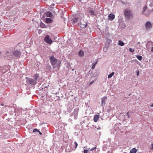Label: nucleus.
<instances>
[{
  "label": "nucleus",
  "instance_id": "obj_1",
  "mask_svg": "<svg viewBox=\"0 0 153 153\" xmlns=\"http://www.w3.org/2000/svg\"><path fill=\"white\" fill-rule=\"evenodd\" d=\"M50 63L54 69L59 70L61 66V60L56 58L53 55H52L49 58Z\"/></svg>",
  "mask_w": 153,
  "mask_h": 153
},
{
  "label": "nucleus",
  "instance_id": "obj_2",
  "mask_svg": "<svg viewBox=\"0 0 153 153\" xmlns=\"http://www.w3.org/2000/svg\"><path fill=\"white\" fill-rule=\"evenodd\" d=\"M39 74H35L33 79L26 77L25 79H26V82L27 84H28L30 85H35L36 83V81L39 78Z\"/></svg>",
  "mask_w": 153,
  "mask_h": 153
},
{
  "label": "nucleus",
  "instance_id": "obj_3",
  "mask_svg": "<svg viewBox=\"0 0 153 153\" xmlns=\"http://www.w3.org/2000/svg\"><path fill=\"white\" fill-rule=\"evenodd\" d=\"M131 12V10L128 9H126L124 10L125 16L127 19H130L133 17V14Z\"/></svg>",
  "mask_w": 153,
  "mask_h": 153
},
{
  "label": "nucleus",
  "instance_id": "obj_4",
  "mask_svg": "<svg viewBox=\"0 0 153 153\" xmlns=\"http://www.w3.org/2000/svg\"><path fill=\"white\" fill-rule=\"evenodd\" d=\"M44 40L46 43L49 44H51L53 42V41L48 35L45 36Z\"/></svg>",
  "mask_w": 153,
  "mask_h": 153
},
{
  "label": "nucleus",
  "instance_id": "obj_5",
  "mask_svg": "<svg viewBox=\"0 0 153 153\" xmlns=\"http://www.w3.org/2000/svg\"><path fill=\"white\" fill-rule=\"evenodd\" d=\"M79 110L78 108H76L74 110V112L72 113V115L71 116H74V119H76L77 118V115Z\"/></svg>",
  "mask_w": 153,
  "mask_h": 153
},
{
  "label": "nucleus",
  "instance_id": "obj_6",
  "mask_svg": "<svg viewBox=\"0 0 153 153\" xmlns=\"http://www.w3.org/2000/svg\"><path fill=\"white\" fill-rule=\"evenodd\" d=\"M152 25L150 22L148 21L145 24V27L146 28V30H149L152 28Z\"/></svg>",
  "mask_w": 153,
  "mask_h": 153
},
{
  "label": "nucleus",
  "instance_id": "obj_7",
  "mask_svg": "<svg viewBox=\"0 0 153 153\" xmlns=\"http://www.w3.org/2000/svg\"><path fill=\"white\" fill-rule=\"evenodd\" d=\"M78 26H80L82 28H85L87 26V23L86 22L84 21H81L80 22V24L78 25Z\"/></svg>",
  "mask_w": 153,
  "mask_h": 153
},
{
  "label": "nucleus",
  "instance_id": "obj_8",
  "mask_svg": "<svg viewBox=\"0 0 153 153\" xmlns=\"http://www.w3.org/2000/svg\"><path fill=\"white\" fill-rule=\"evenodd\" d=\"M13 55L14 56L16 57H19L21 55V53L18 50L14 51L13 52Z\"/></svg>",
  "mask_w": 153,
  "mask_h": 153
},
{
  "label": "nucleus",
  "instance_id": "obj_9",
  "mask_svg": "<svg viewBox=\"0 0 153 153\" xmlns=\"http://www.w3.org/2000/svg\"><path fill=\"white\" fill-rule=\"evenodd\" d=\"M115 16L112 13L109 14L108 16V19L110 21L113 20L115 18Z\"/></svg>",
  "mask_w": 153,
  "mask_h": 153
},
{
  "label": "nucleus",
  "instance_id": "obj_10",
  "mask_svg": "<svg viewBox=\"0 0 153 153\" xmlns=\"http://www.w3.org/2000/svg\"><path fill=\"white\" fill-rule=\"evenodd\" d=\"M44 22L48 24L51 23L53 22V20L50 18H46L45 19Z\"/></svg>",
  "mask_w": 153,
  "mask_h": 153
},
{
  "label": "nucleus",
  "instance_id": "obj_11",
  "mask_svg": "<svg viewBox=\"0 0 153 153\" xmlns=\"http://www.w3.org/2000/svg\"><path fill=\"white\" fill-rule=\"evenodd\" d=\"M45 14L47 17H51L52 16V13L50 11L46 12L45 13Z\"/></svg>",
  "mask_w": 153,
  "mask_h": 153
},
{
  "label": "nucleus",
  "instance_id": "obj_12",
  "mask_svg": "<svg viewBox=\"0 0 153 153\" xmlns=\"http://www.w3.org/2000/svg\"><path fill=\"white\" fill-rule=\"evenodd\" d=\"M88 12L91 15H95L96 14L94 12V10L92 8H90L88 10Z\"/></svg>",
  "mask_w": 153,
  "mask_h": 153
},
{
  "label": "nucleus",
  "instance_id": "obj_13",
  "mask_svg": "<svg viewBox=\"0 0 153 153\" xmlns=\"http://www.w3.org/2000/svg\"><path fill=\"white\" fill-rule=\"evenodd\" d=\"M106 98V97H104L103 98H101V106H102L104 105L105 103V100Z\"/></svg>",
  "mask_w": 153,
  "mask_h": 153
},
{
  "label": "nucleus",
  "instance_id": "obj_14",
  "mask_svg": "<svg viewBox=\"0 0 153 153\" xmlns=\"http://www.w3.org/2000/svg\"><path fill=\"white\" fill-rule=\"evenodd\" d=\"M72 22V24L73 25H74L77 22L79 21V19L78 18H75L73 19H72L71 20Z\"/></svg>",
  "mask_w": 153,
  "mask_h": 153
},
{
  "label": "nucleus",
  "instance_id": "obj_15",
  "mask_svg": "<svg viewBox=\"0 0 153 153\" xmlns=\"http://www.w3.org/2000/svg\"><path fill=\"white\" fill-rule=\"evenodd\" d=\"M46 69L47 71H50L51 70L52 68L50 65L47 64L46 66Z\"/></svg>",
  "mask_w": 153,
  "mask_h": 153
},
{
  "label": "nucleus",
  "instance_id": "obj_16",
  "mask_svg": "<svg viewBox=\"0 0 153 153\" xmlns=\"http://www.w3.org/2000/svg\"><path fill=\"white\" fill-rule=\"evenodd\" d=\"M40 27H41V28H46L48 27L47 26H46L45 24L44 23H43L42 22H41L40 23Z\"/></svg>",
  "mask_w": 153,
  "mask_h": 153
},
{
  "label": "nucleus",
  "instance_id": "obj_17",
  "mask_svg": "<svg viewBox=\"0 0 153 153\" xmlns=\"http://www.w3.org/2000/svg\"><path fill=\"white\" fill-rule=\"evenodd\" d=\"M33 132L34 133L35 132H38V133H39V134L40 135H42V133H41L38 129L37 128H35L33 130Z\"/></svg>",
  "mask_w": 153,
  "mask_h": 153
},
{
  "label": "nucleus",
  "instance_id": "obj_18",
  "mask_svg": "<svg viewBox=\"0 0 153 153\" xmlns=\"http://www.w3.org/2000/svg\"><path fill=\"white\" fill-rule=\"evenodd\" d=\"M137 151L135 148H133L130 150V153H136Z\"/></svg>",
  "mask_w": 153,
  "mask_h": 153
},
{
  "label": "nucleus",
  "instance_id": "obj_19",
  "mask_svg": "<svg viewBox=\"0 0 153 153\" xmlns=\"http://www.w3.org/2000/svg\"><path fill=\"white\" fill-rule=\"evenodd\" d=\"M79 56L81 57L83 56L84 55V52L82 50H80L78 53Z\"/></svg>",
  "mask_w": 153,
  "mask_h": 153
},
{
  "label": "nucleus",
  "instance_id": "obj_20",
  "mask_svg": "<svg viewBox=\"0 0 153 153\" xmlns=\"http://www.w3.org/2000/svg\"><path fill=\"white\" fill-rule=\"evenodd\" d=\"M118 44L121 46H123L124 45V43L121 40H119L118 41Z\"/></svg>",
  "mask_w": 153,
  "mask_h": 153
},
{
  "label": "nucleus",
  "instance_id": "obj_21",
  "mask_svg": "<svg viewBox=\"0 0 153 153\" xmlns=\"http://www.w3.org/2000/svg\"><path fill=\"white\" fill-rule=\"evenodd\" d=\"M149 6L151 7H153V0H152L150 1ZM152 11L153 12V8L152 9Z\"/></svg>",
  "mask_w": 153,
  "mask_h": 153
},
{
  "label": "nucleus",
  "instance_id": "obj_22",
  "mask_svg": "<svg viewBox=\"0 0 153 153\" xmlns=\"http://www.w3.org/2000/svg\"><path fill=\"white\" fill-rule=\"evenodd\" d=\"M147 7L145 5L143 7V10L142 11V13H144L145 11L147 10Z\"/></svg>",
  "mask_w": 153,
  "mask_h": 153
},
{
  "label": "nucleus",
  "instance_id": "obj_23",
  "mask_svg": "<svg viewBox=\"0 0 153 153\" xmlns=\"http://www.w3.org/2000/svg\"><path fill=\"white\" fill-rule=\"evenodd\" d=\"M114 72H112L111 73L108 75V78H111L112 77V76L114 75Z\"/></svg>",
  "mask_w": 153,
  "mask_h": 153
},
{
  "label": "nucleus",
  "instance_id": "obj_24",
  "mask_svg": "<svg viewBox=\"0 0 153 153\" xmlns=\"http://www.w3.org/2000/svg\"><path fill=\"white\" fill-rule=\"evenodd\" d=\"M136 57L139 60H141L142 59V57L141 56L137 55Z\"/></svg>",
  "mask_w": 153,
  "mask_h": 153
},
{
  "label": "nucleus",
  "instance_id": "obj_25",
  "mask_svg": "<svg viewBox=\"0 0 153 153\" xmlns=\"http://www.w3.org/2000/svg\"><path fill=\"white\" fill-rule=\"evenodd\" d=\"M95 65H96V62L93 63V64L91 67V68L92 69H94L95 68Z\"/></svg>",
  "mask_w": 153,
  "mask_h": 153
},
{
  "label": "nucleus",
  "instance_id": "obj_26",
  "mask_svg": "<svg viewBox=\"0 0 153 153\" xmlns=\"http://www.w3.org/2000/svg\"><path fill=\"white\" fill-rule=\"evenodd\" d=\"M129 51L130 52H131V53H133L134 51V50L132 49L131 48H129Z\"/></svg>",
  "mask_w": 153,
  "mask_h": 153
},
{
  "label": "nucleus",
  "instance_id": "obj_27",
  "mask_svg": "<svg viewBox=\"0 0 153 153\" xmlns=\"http://www.w3.org/2000/svg\"><path fill=\"white\" fill-rule=\"evenodd\" d=\"M133 113V112L131 111H129L127 113V114H129L130 115L131 114Z\"/></svg>",
  "mask_w": 153,
  "mask_h": 153
},
{
  "label": "nucleus",
  "instance_id": "obj_28",
  "mask_svg": "<svg viewBox=\"0 0 153 153\" xmlns=\"http://www.w3.org/2000/svg\"><path fill=\"white\" fill-rule=\"evenodd\" d=\"M99 118V115H96V122L97 121Z\"/></svg>",
  "mask_w": 153,
  "mask_h": 153
},
{
  "label": "nucleus",
  "instance_id": "obj_29",
  "mask_svg": "<svg viewBox=\"0 0 153 153\" xmlns=\"http://www.w3.org/2000/svg\"><path fill=\"white\" fill-rule=\"evenodd\" d=\"M99 118V115H96V122L97 121Z\"/></svg>",
  "mask_w": 153,
  "mask_h": 153
},
{
  "label": "nucleus",
  "instance_id": "obj_30",
  "mask_svg": "<svg viewBox=\"0 0 153 153\" xmlns=\"http://www.w3.org/2000/svg\"><path fill=\"white\" fill-rule=\"evenodd\" d=\"M74 144L75 145V148L76 149L77 147L78 144V143H77L76 142H74Z\"/></svg>",
  "mask_w": 153,
  "mask_h": 153
},
{
  "label": "nucleus",
  "instance_id": "obj_31",
  "mask_svg": "<svg viewBox=\"0 0 153 153\" xmlns=\"http://www.w3.org/2000/svg\"><path fill=\"white\" fill-rule=\"evenodd\" d=\"M94 82V80H93L90 82L89 85H91Z\"/></svg>",
  "mask_w": 153,
  "mask_h": 153
},
{
  "label": "nucleus",
  "instance_id": "obj_32",
  "mask_svg": "<svg viewBox=\"0 0 153 153\" xmlns=\"http://www.w3.org/2000/svg\"><path fill=\"white\" fill-rule=\"evenodd\" d=\"M94 120L95 122H96V115H95L94 116Z\"/></svg>",
  "mask_w": 153,
  "mask_h": 153
},
{
  "label": "nucleus",
  "instance_id": "obj_33",
  "mask_svg": "<svg viewBox=\"0 0 153 153\" xmlns=\"http://www.w3.org/2000/svg\"><path fill=\"white\" fill-rule=\"evenodd\" d=\"M88 152V150H84L83 151L84 153H87Z\"/></svg>",
  "mask_w": 153,
  "mask_h": 153
},
{
  "label": "nucleus",
  "instance_id": "obj_34",
  "mask_svg": "<svg viewBox=\"0 0 153 153\" xmlns=\"http://www.w3.org/2000/svg\"><path fill=\"white\" fill-rule=\"evenodd\" d=\"M95 149H96V146L91 149L90 150V151H93Z\"/></svg>",
  "mask_w": 153,
  "mask_h": 153
},
{
  "label": "nucleus",
  "instance_id": "obj_35",
  "mask_svg": "<svg viewBox=\"0 0 153 153\" xmlns=\"http://www.w3.org/2000/svg\"><path fill=\"white\" fill-rule=\"evenodd\" d=\"M107 34H108L109 33V32H108V28H106V29H105V31H107Z\"/></svg>",
  "mask_w": 153,
  "mask_h": 153
},
{
  "label": "nucleus",
  "instance_id": "obj_36",
  "mask_svg": "<svg viewBox=\"0 0 153 153\" xmlns=\"http://www.w3.org/2000/svg\"><path fill=\"white\" fill-rule=\"evenodd\" d=\"M98 133H99V134H98V136L99 135V137H100L101 134V132L100 131Z\"/></svg>",
  "mask_w": 153,
  "mask_h": 153
},
{
  "label": "nucleus",
  "instance_id": "obj_37",
  "mask_svg": "<svg viewBox=\"0 0 153 153\" xmlns=\"http://www.w3.org/2000/svg\"><path fill=\"white\" fill-rule=\"evenodd\" d=\"M107 40L108 41V42H109V43H111V40L110 39H107Z\"/></svg>",
  "mask_w": 153,
  "mask_h": 153
},
{
  "label": "nucleus",
  "instance_id": "obj_38",
  "mask_svg": "<svg viewBox=\"0 0 153 153\" xmlns=\"http://www.w3.org/2000/svg\"><path fill=\"white\" fill-rule=\"evenodd\" d=\"M139 74V71H137V76H138Z\"/></svg>",
  "mask_w": 153,
  "mask_h": 153
},
{
  "label": "nucleus",
  "instance_id": "obj_39",
  "mask_svg": "<svg viewBox=\"0 0 153 153\" xmlns=\"http://www.w3.org/2000/svg\"><path fill=\"white\" fill-rule=\"evenodd\" d=\"M152 147L151 149L152 150H153V143H152L151 144Z\"/></svg>",
  "mask_w": 153,
  "mask_h": 153
},
{
  "label": "nucleus",
  "instance_id": "obj_40",
  "mask_svg": "<svg viewBox=\"0 0 153 153\" xmlns=\"http://www.w3.org/2000/svg\"><path fill=\"white\" fill-rule=\"evenodd\" d=\"M151 51L152 52H153V46L152 48V49L151 50Z\"/></svg>",
  "mask_w": 153,
  "mask_h": 153
},
{
  "label": "nucleus",
  "instance_id": "obj_41",
  "mask_svg": "<svg viewBox=\"0 0 153 153\" xmlns=\"http://www.w3.org/2000/svg\"><path fill=\"white\" fill-rule=\"evenodd\" d=\"M129 115H130L129 114H127V118H129Z\"/></svg>",
  "mask_w": 153,
  "mask_h": 153
},
{
  "label": "nucleus",
  "instance_id": "obj_42",
  "mask_svg": "<svg viewBox=\"0 0 153 153\" xmlns=\"http://www.w3.org/2000/svg\"><path fill=\"white\" fill-rule=\"evenodd\" d=\"M100 129V126H98V128H97V129Z\"/></svg>",
  "mask_w": 153,
  "mask_h": 153
},
{
  "label": "nucleus",
  "instance_id": "obj_43",
  "mask_svg": "<svg viewBox=\"0 0 153 153\" xmlns=\"http://www.w3.org/2000/svg\"><path fill=\"white\" fill-rule=\"evenodd\" d=\"M146 14V15L147 16H149V14Z\"/></svg>",
  "mask_w": 153,
  "mask_h": 153
},
{
  "label": "nucleus",
  "instance_id": "obj_44",
  "mask_svg": "<svg viewBox=\"0 0 153 153\" xmlns=\"http://www.w3.org/2000/svg\"><path fill=\"white\" fill-rule=\"evenodd\" d=\"M151 106L153 107V103L151 105Z\"/></svg>",
  "mask_w": 153,
  "mask_h": 153
},
{
  "label": "nucleus",
  "instance_id": "obj_45",
  "mask_svg": "<svg viewBox=\"0 0 153 153\" xmlns=\"http://www.w3.org/2000/svg\"><path fill=\"white\" fill-rule=\"evenodd\" d=\"M1 105H2V106H3L4 105V104H3L2 103L1 104Z\"/></svg>",
  "mask_w": 153,
  "mask_h": 153
},
{
  "label": "nucleus",
  "instance_id": "obj_46",
  "mask_svg": "<svg viewBox=\"0 0 153 153\" xmlns=\"http://www.w3.org/2000/svg\"><path fill=\"white\" fill-rule=\"evenodd\" d=\"M100 118H101L102 120V117H100Z\"/></svg>",
  "mask_w": 153,
  "mask_h": 153
},
{
  "label": "nucleus",
  "instance_id": "obj_47",
  "mask_svg": "<svg viewBox=\"0 0 153 153\" xmlns=\"http://www.w3.org/2000/svg\"><path fill=\"white\" fill-rule=\"evenodd\" d=\"M105 49L106 50H107V49H106V48H104V50Z\"/></svg>",
  "mask_w": 153,
  "mask_h": 153
},
{
  "label": "nucleus",
  "instance_id": "obj_48",
  "mask_svg": "<svg viewBox=\"0 0 153 153\" xmlns=\"http://www.w3.org/2000/svg\"><path fill=\"white\" fill-rule=\"evenodd\" d=\"M124 27L126 26V25H125V24H124Z\"/></svg>",
  "mask_w": 153,
  "mask_h": 153
},
{
  "label": "nucleus",
  "instance_id": "obj_49",
  "mask_svg": "<svg viewBox=\"0 0 153 153\" xmlns=\"http://www.w3.org/2000/svg\"><path fill=\"white\" fill-rule=\"evenodd\" d=\"M78 0L79 1H81V0Z\"/></svg>",
  "mask_w": 153,
  "mask_h": 153
},
{
  "label": "nucleus",
  "instance_id": "obj_50",
  "mask_svg": "<svg viewBox=\"0 0 153 153\" xmlns=\"http://www.w3.org/2000/svg\"><path fill=\"white\" fill-rule=\"evenodd\" d=\"M97 61H96V64H97Z\"/></svg>",
  "mask_w": 153,
  "mask_h": 153
},
{
  "label": "nucleus",
  "instance_id": "obj_51",
  "mask_svg": "<svg viewBox=\"0 0 153 153\" xmlns=\"http://www.w3.org/2000/svg\"><path fill=\"white\" fill-rule=\"evenodd\" d=\"M140 42H138V44H140Z\"/></svg>",
  "mask_w": 153,
  "mask_h": 153
},
{
  "label": "nucleus",
  "instance_id": "obj_52",
  "mask_svg": "<svg viewBox=\"0 0 153 153\" xmlns=\"http://www.w3.org/2000/svg\"><path fill=\"white\" fill-rule=\"evenodd\" d=\"M1 52L0 51V55L1 54Z\"/></svg>",
  "mask_w": 153,
  "mask_h": 153
},
{
  "label": "nucleus",
  "instance_id": "obj_53",
  "mask_svg": "<svg viewBox=\"0 0 153 153\" xmlns=\"http://www.w3.org/2000/svg\"><path fill=\"white\" fill-rule=\"evenodd\" d=\"M39 34H40V33H39Z\"/></svg>",
  "mask_w": 153,
  "mask_h": 153
},
{
  "label": "nucleus",
  "instance_id": "obj_54",
  "mask_svg": "<svg viewBox=\"0 0 153 153\" xmlns=\"http://www.w3.org/2000/svg\"><path fill=\"white\" fill-rule=\"evenodd\" d=\"M1 135H0V136H1Z\"/></svg>",
  "mask_w": 153,
  "mask_h": 153
}]
</instances>
